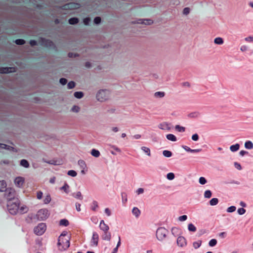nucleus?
Instances as JSON below:
<instances>
[{
  "instance_id": "1",
  "label": "nucleus",
  "mask_w": 253,
  "mask_h": 253,
  "mask_svg": "<svg viewBox=\"0 0 253 253\" xmlns=\"http://www.w3.org/2000/svg\"><path fill=\"white\" fill-rule=\"evenodd\" d=\"M20 206V201L19 199H15V201H10L7 203V209L9 213L15 215L17 213Z\"/></svg>"
},
{
  "instance_id": "2",
  "label": "nucleus",
  "mask_w": 253,
  "mask_h": 253,
  "mask_svg": "<svg viewBox=\"0 0 253 253\" xmlns=\"http://www.w3.org/2000/svg\"><path fill=\"white\" fill-rule=\"evenodd\" d=\"M70 239L67 238H58L57 247L59 250L64 251L70 247Z\"/></svg>"
},
{
  "instance_id": "3",
  "label": "nucleus",
  "mask_w": 253,
  "mask_h": 253,
  "mask_svg": "<svg viewBox=\"0 0 253 253\" xmlns=\"http://www.w3.org/2000/svg\"><path fill=\"white\" fill-rule=\"evenodd\" d=\"M4 197L7 200V203L10 201H15V199H18L16 197V193L15 190L12 188L5 189Z\"/></svg>"
},
{
  "instance_id": "4",
  "label": "nucleus",
  "mask_w": 253,
  "mask_h": 253,
  "mask_svg": "<svg viewBox=\"0 0 253 253\" xmlns=\"http://www.w3.org/2000/svg\"><path fill=\"white\" fill-rule=\"evenodd\" d=\"M109 91L106 89L99 90L96 94L97 99L101 102L104 101L109 98Z\"/></svg>"
},
{
  "instance_id": "5",
  "label": "nucleus",
  "mask_w": 253,
  "mask_h": 253,
  "mask_svg": "<svg viewBox=\"0 0 253 253\" xmlns=\"http://www.w3.org/2000/svg\"><path fill=\"white\" fill-rule=\"evenodd\" d=\"M46 229V224L44 223H39L37 226L34 228V233L37 236H41L45 231Z\"/></svg>"
},
{
  "instance_id": "6",
  "label": "nucleus",
  "mask_w": 253,
  "mask_h": 253,
  "mask_svg": "<svg viewBox=\"0 0 253 253\" xmlns=\"http://www.w3.org/2000/svg\"><path fill=\"white\" fill-rule=\"evenodd\" d=\"M37 217L40 220H44L49 216L48 211L47 209H43L40 210L37 214Z\"/></svg>"
},
{
  "instance_id": "7",
  "label": "nucleus",
  "mask_w": 253,
  "mask_h": 253,
  "mask_svg": "<svg viewBox=\"0 0 253 253\" xmlns=\"http://www.w3.org/2000/svg\"><path fill=\"white\" fill-rule=\"evenodd\" d=\"M168 231L164 227L159 228L156 231V237H166Z\"/></svg>"
},
{
  "instance_id": "8",
  "label": "nucleus",
  "mask_w": 253,
  "mask_h": 253,
  "mask_svg": "<svg viewBox=\"0 0 253 253\" xmlns=\"http://www.w3.org/2000/svg\"><path fill=\"white\" fill-rule=\"evenodd\" d=\"M80 5L77 3L70 2L62 6L63 9H74L80 7Z\"/></svg>"
},
{
  "instance_id": "9",
  "label": "nucleus",
  "mask_w": 253,
  "mask_h": 253,
  "mask_svg": "<svg viewBox=\"0 0 253 253\" xmlns=\"http://www.w3.org/2000/svg\"><path fill=\"white\" fill-rule=\"evenodd\" d=\"M171 233L174 237H183L182 231L178 227H173L171 229Z\"/></svg>"
},
{
  "instance_id": "10",
  "label": "nucleus",
  "mask_w": 253,
  "mask_h": 253,
  "mask_svg": "<svg viewBox=\"0 0 253 253\" xmlns=\"http://www.w3.org/2000/svg\"><path fill=\"white\" fill-rule=\"evenodd\" d=\"M16 71L15 67H0V73H14Z\"/></svg>"
},
{
  "instance_id": "11",
  "label": "nucleus",
  "mask_w": 253,
  "mask_h": 253,
  "mask_svg": "<svg viewBox=\"0 0 253 253\" xmlns=\"http://www.w3.org/2000/svg\"><path fill=\"white\" fill-rule=\"evenodd\" d=\"M24 182V178L22 177H17L14 180V183L18 187L22 186Z\"/></svg>"
},
{
  "instance_id": "12",
  "label": "nucleus",
  "mask_w": 253,
  "mask_h": 253,
  "mask_svg": "<svg viewBox=\"0 0 253 253\" xmlns=\"http://www.w3.org/2000/svg\"><path fill=\"white\" fill-rule=\"evenodd\" d=\"M41 42L42 44L48 47H52L54 45L53 42L49 40H46L44 38H42L41 39Z\"/></svg>"
},
{
  "instance_id": "13",
  "label": "nucleus",
  "mask_w": 253,
  "mask_h": 253,
  "mask_svg": "<svg viewBox=\"0 0 253 253\" xmlns=\"http://www.w3.org/2000/svg\"><path fill=\"white\" fill-rule=\"evenodd\" d=\"M158 127L162 130H170L171 129L170 124L167 122L160 124Z\"/></svg>"
},
{
  "instance_id": "14",
  "label": "nucleus",
  "mask_w": 253,
  "mask_h": 253,
  "mask_svg": "<svg viewBox=\"0 0 253 253\" xmlns=\"http://www.w3.org/2000/svg\"><path fill=\"white\" fill-rule=\"evenodd\" d=\"M177 244L180 247H183L187 245L186 238H177Z\"/></svg>"
},
{
  "instance_id": "15",
  "label": "nucleus",
  "mask_w": 253,
  "mask_h": 253,
  "mask_svg": "<svg viewBox=\"0 0 253 253\" xmlns=\"http://www.w3.org/2000/svg\"><path fill=\"white\" fill-rule=\"evenodd\" d=\"M99 226L100 229L105 232L108 231L109 229L108 226L105 223L103 220L100 221Z\"/></svg>"
},
{
  "instance_id": "16",
  "label": "nucleus",
  "mask_w": 253,
  "mask_h": 253,
  "mask_svg": "<svg viewBox=\"0 0 253 253\" xmlns=\"http://www.w3.org/2000/svg\"><path fill=\"white\" fill-rule=\"evenodd\" d=\"M183 149L187 152H189L191 153H198L200 151H201V149H191L190 148L187 146H183Z\"/></svg>"
},
{
  "instance_id": "17",
  "label": "nucleus",
  "mask_w": 253,
  "mask_h": 253,
  "mask_svg": "<svg viewBox=\"0 0 253 253\" xmlns=\"http://www.w3.org/2000/svg\"><path fill=\"white\" fill-rule=\"evenodd\" d=\"M132 212L136 217H138L140 214V211L136 207H134L133 208Z\"/></svg>"
},
{
  "instance_id": "18",
  "label": "nucleus",
  "mask_w": 253,
  "mask_h": 253,
  "mask_svg": "<svg viewBox=\"0 0 253 253\" xmlns=\"http://www.w3.org/2000/svg\"><path fill=\"white\" fill-rule=\"evenodd\" d=\"M43 160L45 163H47L49 164L53 165H59L61 164L60 163V162L59 161H57V160H51L49 161H44L43 159Z\"/></svg>"
},
{
  "instance_id": "19",
  "label": "nucleus",
  "mask_w": 253,
  "mask_h": 253,
  "mask_svg": "<svg viewBox=\"0 0 253 253\" xmlns=\"http://www.w3.org/2000/svg\"><path fill=\"white\" fill-rule=\"evenodd\" d=\"M6 187V183L4 180L0 181V191H4Z\"/></svg>"
},
{
  "instance_id": "20",
  "label": "nucleus",
  "mask_w": 253,
  "mask_h": 253,
  "mask_svg": "<svg viewBox=\"0 0 253 253\" xmlns=\"http://www.w3.org/2000/svg\"><path fill=\"white\" fill-rule=\"evenodd\" d=\"M245 147L246 149H252L253 148V143L251 141H247L245 143Z\"/></svg>"
},
{
  "instance_id": "21",
  "label": "nucleus",
  "mask_w": 253,
  "mask_h": 253,
  "mask_svg": "<svg viewBox=\"0 0 253 253\" xmlns=\"http://www.w3.org/2000/svg\"><path fill=\"white\" fill-rule=\"evenodd\" d=\"M239 148H240V145L239 144L237 143L235 145H231L230 147V150L232 152H236L239 149Z\"/></svg>"
},
{
  "instance_id": "22",
  "label": "nucleus",
  "mask_w": 253,
  "mask_h": 253,
  "mask_svg": "<svg viewBox=\"0 0 253 253\" xmlns=\"http://www.w3.org/2000/svg\"><path fill=\"white\" fill-rule=\"evenodd\" d=\"M166 137L169 140H170V141H176L177 140V138L176 137V136L172 134H168L166 135Z\"/></svg>"
},
{
  "instance_id": "23",
  "label": "nucleus",
  "mask_w": 253,
  "mask_h": 253,
  "mask_svg": "<svg viewBox=\"0 0 253 253\" xmlns=\"http://www.w3.org/2000/svg\"><path fill=\"white\" fill-rule=\"evenodd\" d=\"M98 243V238H91L90 245L91 247L97 246Z\"/></svg>"
},
{
  "instance_id": "24",
  "label": "nucleus",
  "mask_w": 253,
  "mask_h": 253,
  "mask_svg": "<svg viewBox=\"0 0 253 253\" xmlns=\"http://www.w3.org/2000/svg\"><path fill=\"white\" fill-rule=\"evenodd\" d=\"M202 241V240H198L193 243V246L195 249H197L201 246Z\"/></svg>"
},
{
  "instance_id": "25",
  "label": "nucleus",
  "mask_w": 253,
  "mask_h": 253,
  "mask_svg": "<svg viewBox=\"0 0 253 253\" xmlns=\"http://www.w3.org/2000/svg\"><path fill=\"white\" fill-rule=\"evenodd\" d=\"M214 42L216 44H222L224 42L223 40L220 37H217L214 39Z\"/></svg>"
},
{
  "instance_id": "26",
  "label": "nucleus",
  "mask_w": 253,
  "mask_h": 253,
  "mask_svg": "<svg viewBox=\"0 0 253 253\" xmlns=\"http://www.w3.org/2000/svg\"><path fill=\"white\" fill-rule=\"evenodd\" d=\"M137 23L138 24H144L145 25H150L153 23V21L151 20H144L143 21L139 20Z\"/></svg>"
},
{
  "instance_id": "27",
  "label": "nucleus",
  "mask_w": 253,
  "mask_h": 253,
  "mask_svg": "<svg viewBox=\"0 0 253 253\" xmlns=\"http://www.w3.org/2000/svg\"><path fill=\"white\" fill-rule=\"evenodd\" d=\"M141 149L148 156H151V151H150V149L149 148H148L147 147H145V146H142L141 148Z\"/></svg>"
},
{
  "instance_id": "28",
  "label": "nucleus",
  "mask_w": 253,
  "mask_h": 253,
  "mask_svg": "<svg viewBox=\"0 0 253 253\" xmlns=\"http://www.w3.org/2000/svg\"><path fill=\"white\" fill-rule=\"evenodd\" d=\"M91 154L96 158H98L100 155L99 151L94 149L91 150Z\"/></svg>"
},
{
  "instance_id": "29",
  "label": "nucleus",
  "mask_w": 253,
  "mask_h": 253,
  "mask_svg": "<svg viewBox=\"0 0 253 253\" xmlns=\"http://www.w3.org/2000/svg\"><path fill=\"white\" fill-rule=\"evenodd\" d=\"M79 22L78 18L76 17L71 18L69 20V23L71 25H74Z\"/></svg>"
},
{
  "instance_id": "30",
  "label": "nucleus",
  "mask_w": 253,
  "mask_h": 253,
  "mask_svg": "<svg viewBox=\"0 0 253 253\" xmlns=\"http://www.w3.org/2000/svg\"><path fill=\"white\" fill-rule=\"evenodd\" d=\"M60 189L61 190H63L65 193H68L69 186L67 183H65L64 185L62 187H61Z\"/></svg>"
},
{
  "instance_id": "31",
  "label": "nucleus",
  "mask_w": 253,
  "mask_h": 253,
  "mask_svg": "<svg viewBox=\"0 0 253 253\" xmlns=\"http://www.w3.org/2000/svg\"><path fill=\"white\" fill-rule=\"evenodd\" d=\"M27 211H28V208H27V207L26 206H22L21 207H20L19 206L18 211L20 213H24L27 212Z\"/></svg>"
},
{
  "instance_id": "32",
  "label": "nucleus",
  "mask_w": 253,
  "mask_h": 253,
  "mask_svg": "<svg viewBox=\"0 0 253 253\" xmlns=\"http://www.w3.org/2000/svg\"><path fill=\"white\" fill-rule=\"evenodd\" d=\"M218 199L216 198H213L210 201V204L211 206H215L218 203Z\"/></svg>"
},
{
  "instance_id": "33",
  "label": "nucleus",
  "mask_w": 253,
  "mask_h": 253,
  "mask_svg": "<svg viewBox=\"0 0 253 253\" xmlns=\"http://www.w3.org/2000/svg\"><path fill=\"white\" fill-rule=\"evenodd\" d=\"M217 240L214 239L212 238L211 240L209 242V246L213 247L216 246L217 244Z\"/></svg>"
},
{
  "instance_id": "34",
  "label": "nucleus",
  "mask_w": 253,
  "mask_h": 253,
  "mask_svg": "<svg viewBox=\"0 0 253 253\" xmlns=\"http://www.w3.org/2000/svg\"><path fill=\"white\" fill-rule=\"evenodd\" d=\"M20 165L22 166H23V167L26 168H28L29 166L28 162L25 159H23L21 161Z\"/></svg>"
},
{
  "instance_id": "35",
  "label": "nucleus",
  "mask_w": 253,
  "mask_h": 253,
  "mask_svg": "<svg viewBox=\"0 0 253 253\" xmlns=\"http://www.w3.org/2000/svg\"><path fill=\"white\" fill-rule=\"evenodd\" d=\"M59 224L61 226H67L69 225V223L68 220L66 219H62L60 220Z\"/></svg>"
},
{
  "instance_id": "36",
  "label": "nucleus",
  "mask_w": 253,
  "mask_h": 253,
  "mask_svg": "<svg viewBox=\"0 0 253 253\" xmlns=\"http://www.w3.org/2000/svg\"><path fill=\"white\" fill-rule=\"evenodd\" d=\"M74 96L77 98L80 99L84 96V93L82 91H77L74 93Z\"/></svg>"
},
{
  "instance_id": "37",
  "label": "nucleus",
  "mask_w": 253,
  "mask_h": 253,
  "mask_svg": "<svg viewBox=\"0 0 253 253\" xmlns=\"http://www.w3.org/2000/svg\"><path fill=\"white\" fill-rule=\"evenodd\" d=\"M163 155L167 158L170 157L172 156V153L171 151L169 150H164L163 151Z\"/></svg>"
},
{
  "instance_id": "38",
  "label": "nucleus",
  "mask_w": 253,
  "mask_h": 253,
  "mask_svg": "<svg viewBox=\"0 0 253 253\" xmlns=\"http://www.w3.org/2000/svg\"><path fill=\"white\" fill-rule=\"evenodd\" d=\"M165 95V93L164 92L162 91H157L155 93L154 96L156 97H159V98H162Z\"/></svg>"
},
{
  "instance_id": "39",
  "label": "nucleus",
  "mask_w": 253,
  "mask_h": 253,
  "mask_svg": "<svg viewBox=\"0 0 253 253\" xmlns=\"http://www.w3.org/2000/svg\"><path fill=\"white\" fill-rule=\"evenodd\" d=\"M188 229L189 231L195 232L196 231V227L192 223L188 224Z\"/></svg>"
},
{
  "instance_id": "40",
  "label": "nucleus",
  "mask_w": 253,
  "mask_h": 253,
  "mask_svg": "<svg viewBox=\"0 0 253 253\" xmlns=\"http://www.w3.org/2000/svg\"><path fill=\"white\" fill-rule=\"evenodd\" d=\"M212 193L210 190L205 191L204 193V197L205 198H210L211 197Z\"/></svg>"
},
{
  "instance_id": "41",
  "label": "nucleus",
  "mask_w": 253,
  "mask_h": 253,
  "mask_svg": "<svg viewBox=\"0 0 253 253\" xmlns=\"http://www.w3.org/2000/svg\"><path fill=\"white\" fill-rule=\"evenodd\" d=\"M98 207V203L96 201H93L92 203L91 210L93 211H95L96 209Z\"/></svg>"
},
{
  "instance_id": "42",
  "label": "nucleus",
  "mask_w": 253,
  "mask_h": 253,
  "mask_svg": "<svg viewBox=\"0 0 253 253\" xmlns=\"http://www.w3.org/2000/svg\"><path fill=\"white\" fill-rule=\"evenodd\" d=\"M73 196L76 198L82 200L83 199V196L81 192L79 191L77 192L76 194H73Z\"/></svg>"
},
{
  "instance_id": "43",
  "label": "nucleus",
  "mask_w": 253,
  "mask_h": 253,
  "mask_svg": "<svg viewBox=\"0 0 253 253\" xmlns=\"http://www.w3.org/2000/svg\"><path fill=\"white\" fill-rule=\"evenodd\" d=\"M78 164L83 169H84L86 167L85 162L82 160H80L78 161Z\"/></svg>"
},
{
  "instance_id": "44",
  "label": "nucleus",
  "mask_w": 253,
  "mask_h": 253,
  "mask_svg": "<svg viewBox=\"0 0 253 253\" xmlns=\"http://www.w3.org/2000/svg\"><path fill=\"white\" fill-rule=\"evenodd\" d=\"M51 201V197L50 195H47L45 197L43 202L45 204H47L50 203Z\"/></svg>"
},
{
  "instance_id": "45",
  "label": "nucleus",
  "mask_w": 253,
  "mask_h": 253,
  "mask_svg": "<svg viewBox=\"0 0 253 253\" xmlns=\"http://www.w3.org/2000/svg\"><path fill=\"white\" fill-rule=\"evenodd\" d=\"M15 42L17 45H23L25 43V41L23 39L16 40Z\"/></svg>"
},
{
  "instance_id": "46",
  "label": "nucleus",
  "mask_w": 253,
  "mask_h": 253,
  "mask_svg": "<svg viewBox=\"0 0 253 253\" xmlns=\"http://www.w3.org/2000/svg\"><path fill=\"white\" fill-rule=\"evenodd\" d=\"M122 202L123 203H126L127 202V195L126 193H122Z\"/></svg>"
},
{
  "instance_id": "47",
  "label": "nucleus",
  "mask_w": 253,
  "mask_h": 253,
  "mask_svg": "<svg viewBox=\"0 0 253 253\" xmlns=\"http://www.w3.org/2000/svg\"><path fill=\"white\" fill-rule=\"evenodd\" d=\"M0 147L2 148V149H8V150H10L11 148L14 149L12 147L8 146V145H6L5 144L0 143Z\"/></svg>"
},
{
  "instance_id": "48",
  "label": "nucleus",
  "mask_w": 253,
  "mask_h": 253,
  "mask_svg": "<svg viewBox=\"0 0 253 253\" xmlns=\"http://www.w3.org/2000/svg\"><path fill=\"white\" fill-rule=\"evenodd\" d=\"M68 174L70 176L75 177L77 175V173L74 170H70L68 171Z\"/></svg>"
},
{
  "instance_id": "49",
  "label": "nucleus",
  "mask_w": 253,
  "mask_h": 253,
  "mask_svg": "<svg viewBox=\"0 0 253 253\" xmlns=\"http://www.w3.org/2000/svg\"><path fill=\"white\" fill-rule=\"evenodd\" d=\"M175 129L179 132H184L185 129V127L181 126L179 125H176L175 126Z\"/></svg>"
},
{
  "instance_id": "50",
  "label": "nucleus",
  "mask_w": 253,
  "mask_h": 253,
  "mask_svg": "<svg viewBox=\"0 0 253 253\" xmlns=\"http://www.w3.org/2000/svg\"><path fill=\"white\" fill-rule=\"evenodd\" d=\"M75 86V83L73 81H71L68 83L67 84L68 88L69 89L73 88Z\"/></svg>"
},
{
  "instance_id": "51",
  "label": "nucleus",
  "mask_w": 253,
  "mask_h": 253,
  "mask_svg": "<svg viewBox=\"0 0 253 253\" xmlns=\"http://www.w3.org/2000/svg\"><path fill=\"white\" fill-rule=\"evenodd\" d=\"M167 178L169 180H172L174 178V174L172 172H169L167 174Z\"/></svg>"
},
{
  "instance_id": "52",
  "label": "nucleus",
  "mask_w": 253,
  "mask_h": 253,
  "mask_svg": "<svg viewBox=\"0 0 253 253\" xmlns=\"http://www.w3.org/2000/svg\"><path fill=\"white\" fill-rule=\"evenodd\" d=\"M199 181V183L202 185H204L207 183V180L204 177H200Z\"/></svg>"
},
{
  "instance_id": "53",
  "label": "nucleus",
  "mask_w": 253,
  "mask_h": 253,
  "mask_svg": "<svg viewBox=\"0 0 253 253\" xmlns=\"http://www.w3.org/2000/svg\"><path fill=\"white\" fill-rule=\"evenodd\" d=\"M80 110V108L79 106H76V105H74V106H73V107L72 108V109H71V110L73 112H76V113L79 112Z\"/></svg>"
},
{
  "instance_id": "54",
  "label": "nucleus",
  "mask_w": 253,
  "mask_h": 253,
  "mask_svg": "<svg viewBox=\"0 0 253 253\" xmlns=\"http://www.w3.org/2000/svg\"><path fill=\"white\" fill-rule=\"evenodd\" d=\"M236 207L235 206H231L227 209V211L228 212H232L236 210Z\"/></svg>"
},
{
  "instance_id": "55",
  "label": "nucleus",
  "mask_w": 253,
  "mask_h": 253,
  "mask_svg": "<svg viewBox=\"0 0 253 253\" xmlns=\"http://www.w3.org/2000/svg\"><path fill=\"white\" fill-rule=\"evenodd\" d=\"M246 210L243 208H241L238 209V213L240 215L244 214Z\"/></svg>"
},
{
  "instance_id": "56",
  "label": "nucleus",
  "mask_w": 253,
  "mask_h": 253,
  "mask_svg": "<svg viewBox=\"0 0 253 253\" xmlns=\"http://www.w3.org/2000/svg\"><path fill=\"white\" fill-rule=\"evenodd\" d=\"M187 219V216L186 215H183L180 216L178 217V220L180 221H184Z\"/></svg>"
},
{
  "instance_id": "57",
  "label": "nucleus",
  "mask_w": 253,
  "mask_h": 253,
  "mask_svg": "<svg viewBox=\"0 0 253 253\" xmlns=\"http://www.w3.org/2000/svg\"><path fill=\"white\" fill-rule=\"evenodd\" d=\"M90 21V19L89 17L84 18L83 22L84 25H88Z\"/></svg>"
},
{
  "instance_id": "58",
  "label": "nucleus",
  "mask_w": 253,
  "mask_h": 253,
  "mask_svg": "<svg viewBox=\"0 0 253 253\" xmlns=\"http://www.w3.org/2000/svg\"><path fill=\"white\" fill-rule=\"evenodd\" d=\"M60 83L63 85H65L67 83V80L65 78H61L60 79Z\"/></svg>"
},
{
  "instance_id": "59",
  "label": "nucleus",
  "mask_w": 253,
  "mask_h": 253,
  "mask_svg": "<svg viewBox=\"0 0 253 253\" xmlns=\"http://www.w3.org/2000/svg\"><path fill=\"white\" fill-rule=\"evenodd\" d=\"M101 18L100 17H96L94 19V22L96 24H99L101 22Z\"/></svg>"
},
{
  "instance_id": "60",
  "label": "nucleus",
  "mask_w": 253,
  "mask_h": 253,
  "mask_svg": "<svg viewBox=\"0 0 253 253\" xmlns=\"http://www.w3.org/2000/svg\"><path fill=\"white\" fill-rule=\"evenodd\" d=\"M245 40L247 42H253V36H249L245 39Z\"/></svg>"
},
{
  "instance_id": "61",
  "label": "nucleus",
  "mask_w": 253,
  "mask_h": 253,
  "mask_svg": "<svg viewBox=\"0 0 253 253\" xmlns=\"http://www.w3.org/2000/svg\"><path fill=\"white\" fill-rule=\"evenodd\" d=\"M189 12H190V9L188 7L184 8L183 9V13L185 15H187L189 13Z\"/></svg>"
},
{
  "instance_id": "62",
  "label": "nucleus",
  "mask_w": 253,
  "mask_h": 253,
  "mask_svg": "<svg viewBox=\"0 0 253 253\" xmlns=\"http://www.w3.org/2000/svg\"><path fill=\"white\" fill-rule=\"evenodd\" d=\"M192 139L194 141H197L199 139V136L197 133L193 134L192 136Z\"/></svg>"
},
{
  "instance_id": "63",
  "label": "nucleus",
  "mask_w": 253,
  "mask_h": 253,
  "mask_svg": "<svg viewBox=\"0 0 253 253\" xmlns=\"http://www.w3.org/2000/svg\"><path fill=\"white\" fill-rule=\"evenodd\" d=\"M42 197V191H38L37 194V197L38 199H41Z\"/></svg>"
},
{
  "instance_id": "64",
  "label": "nucleus",
  "mask_w": 253,
  "mask_h": 253,
  "mask_svg": "<svg viewBox=\"0 0 253 253\" xmlns=\"http://www.w3.org/2000/svg\"><path fill=\"white\" fill-rule=\"evenodd\" d=\"M234 166L235 168L239 170H241L242 169L241 165L237 162L234 163Z\"/></svg>"
}]
</instances>
